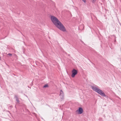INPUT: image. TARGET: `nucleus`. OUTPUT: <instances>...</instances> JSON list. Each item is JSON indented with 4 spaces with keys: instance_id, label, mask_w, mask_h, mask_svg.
I'll list each match as a JSON object with an SVG mask.
<instances>
[{
    "instance_id": "obj_1",
    "label": "nucleus",
    "mask_w": 121,
    "mask_h": 121,
    "mask_svg": "<svg viewBox=\"0 0 121 121\" xmlns=\"http://www.w3.org/2000/svg\"><path fill=\"white\" fill-rule=\"evenodd\" d=\"M53 24L59 29L61 31L65 32L66 29L64 25L56 17L53 16Z\"/></svg>"
},
{
    "instance_id": "obj_2",
    "label": "nucleus",
    "mask_w": 121,
    "mask_h": 121,
    "mask_svg": "<svg viewBox=\"0 0 121 121\" xmlns=\"http://www.w3.org/2000/svg\"><path fill=\"white\" fill-rule=\"evenodd\" d=\"M91 88L93 90L96 91L101 95L104 97L106 96L105 93L101 90L96 86H91Z\"/></svg>"
},
{
    "instance_id": "obj_3",
    "label": "nucleus",
    "mask_w": 121,
    "mask_h": 121,
    "mask_svg": "<svg viewBox=\"0 0 121 121\" xmlns=\"http://www.w3.org/2000/svg\"><path fill=\"white\" fill-rule=\"evenodd\" d=\"M72 74L71 77L72 78H74L75 76L77 73V71L75 69H73L72 71Z\"/></svg>"
},
{
    "instance_id": "obj_4",
    "label": "nucleus",
    "mask_w": 121,
    "mask_h": 121,
    "mask_svg": "<svg viewBox=\"0 0 121 121\" xmlns=\"http://www.w3.org/2000/svg\"><path fill=\"white\" fill-rule=\"evenodd\" d=\"M83 112V110L82 108L80 107L78 108V109L76 111V112L77 114H82Z\"/></svg>"
},
{
    "instance_id": "obj_5",
    "label": "nucleus",
    "mask_w": 121,
    "mask_h": 121,
    "mask_svg": "<svg viewBox=\"0 0 121 121\" xmlns=\"http://www.w3.org/2000/svg\"><path fill=\"white\" fill-rule=\"evenodd\" d=\"M60 96L61 100L63 99V98L64 97V96L63 93V91L61 90L60 91Z\"/></svg>"
},
{
    "instance_id": "obj_6",
    "label": "nucleus",
    "mask_w": 121,
    "mask_h": 121,
    "mask_svg": "<svg viewBox=\"0 0 121 121\" xmlns=\"http://www.w3.org/2000/svg\"><path fill=\"white\" fill-rule=\"evenodd\" d=\"M15 98H16V100L17 102L19 103V101L18 99V96L17 95H15L14 96Z\"/></svg>"
},
{
    "instance_id": "obj_7",
    "label": "nucleus",
    "mask_w": 121,
    "mask_h": 121,
    "mask_svg": "<svg viewBox=\"0 0 121 121\" xmlns=\"http://www.w3.org/2000/svg\"><path fill=\"white\" fill-rule=\"evenodd\" d=\"M48 87V84H46L45 85L43 86L44 87Z\"/></svg>"
},
{
    "instance_id": "obj_8",
    "label": "nucleus",
    "mask_w": 121,
    "mask_h": 121,
    "mask_svg": "<svg viewBox=\"0 0 121 121\" xmlns=\"http://www.w3.org/2000/svg\"><path fill=\"white\" fill-rule=\"evenodd\" d=\"M51 19L52 22H53V16H51Z\"/></svg>"
},
{
    "instance_id": "obj_9",
    "label": "nucleus",
    "mask_w": 121,
    "mask_h": 121,
    "mask_svg": "<svg viewBox=\"0 0 121 121\" xmlns=\"http://www.w3.org/2000/svg\"><path fill=\"white\" fill-rule=\"evenodd\" d=\"M8 55H9L10 56H12V54L10 53H9L8 54Z\"/></svg>"
},
{
    "instance_id": "obj_10",
    "label": "nucleus",
    "mask_w": 121,
    "mask_h": 121,
    "mask_svg": "<svg viewBox=\"0 0 121 121\" xmlns=\"http://www.w3.org/2000/svg\"><path fill=\"white\" fill-rule=\"evenodd\" d=\"M84 2V3L86 2V0H82Z\"/></svg>"
},
{
    "instance_id": "obj_11",
    "label": "nucleus",
    "mask_w": 121,
    "mask_h": 121,
    "mask_svg": "<svg viewBox=\"0 0 121 121\" xmlns=\"http://www.w3.org/2000/svg\"><path fill=\"white\" fill-rule=\"evenodd\" d=\"M93 1H95V0H92Z\"/></svg>"
},
{
    "instance_id": "obj_12",
    "label": "nucleus",
    "mask_w": 121,
    "mask_h": 121,
    "mask_svg": "<svg viewBox=\"0 0 121 121\" xmlns=\"http://www.w3.org/2000/svg\"><path fill=\"white\" fill-rule=\"evenodd\" d=\"M116 40H115V42H116Z\"/></svg>"
}]
</instances>
